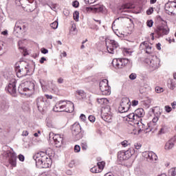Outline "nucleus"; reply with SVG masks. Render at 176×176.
<instances>
[{
    "label": "nucleus",
    "mask_w": 176,
    "mask_h": 176,
    "mask_svg": "<svg viewBox=\"0 0 176 176\" xmlns=\"http://www.w3.org/2000/svg\"><path fill=\"white\" fill-rule=\"evenodd\" d=\"M34 160L38 168H49L50 167V157L45 152H39L34 155Z\"/></svg>",
    "instance_id": "f257e3e1"
},
{
    "label": "nucleus",
    "mask_w": 176,
    "mask_h": 176,
    "mask_svg": "<svg viewBox=\"0 0 176 176\" xmlns=\"http://www.w3.org/2000/svg\"><path fill=\"white\" fill-rule=\"evenodd\" d=\"M15 72L18 78H23V76H27L28 72H30V67L27 63L24 61H19L15 64L14 67Z\"/></svg>",
    "instance_id": "f03ea898"
},
{
    "label": "nucleus",
    "mask_w": 176,
    "mask_h": 176,
    "mask_svg": "<svg viewBox=\"0 0 176 176\" xmlns=\"http://www.w3.org/2000/svg\"><path fill=\"white\" fill-rule=\"evenodd\" d=\"M135 153V150L133 148H129L127 151H120L118 153V160L120 162H123L124 160H129L133 155Z\"/></svg>",
    "instance_id": "7ed1b4c3"
},
{
    "label": "nucleus",
    "mask_w": 176,
    "mask_h": 176,
    "mask_svg": "<svg viewBox=\"0 0 176 176\" xmlns=\"http://www.w3.org/2000/svg\"><path fill=\"white\" fill-rule=\"evenodd\" d=\"M145 63L149 65L151 71H155L160 67V59L157 56L146 59Z\"/></svg>",
    "instance_id": "20e7f679"
},
{
    "label": "nucleus",
    "mask_w": 176,
    "mask_h": 176,
    "mask_svg": "<svg viewBox=\"0 0 176 176\" xmlns=\"http://www.w3.org/2000/svg\"><path fill=\"white\" fill-rule=\"evenodd\" d=\"M5 149H8L7 151H4V156L8 157L9 163L11 164L13 167H16V159H17V156L16 155V153L13 151V149L9 148L8 146L4 147Z\"/></svg>",
    "instance_id": "39448f33"
},
{
    "label": "nucleus",
    "mask_w": 176,
    "mask_h": 176,
    "mask_svg": "<svg viewBox=\"0 0 176 176\" xmlns=\"http://www.w3.org/2000/svg\"><path fill=\"white\" fill-rule=\"evenodd\" d=\"M81 131L82 127L80 126V124H79L78 122H76L72 125V133L76 141L82 140V138H83V135L80 133Z\"/></svg>",
    "instance_id": "423d86ee"
},
{
    "label": "nucleus",
    "mask_w": 176,
    "mask_h": 176,
    "mask_svg": "<svg viewBox=\"0 0 176 176\" xmlns=\"http://www.w3.org/2000/svg\"><path fill=\"white\" fill-rule=\"evenodd\" d=\"M129 63H130V60L128 58H114L111 64L116 69H120L124 68Z\"/></svg>",
    "instance_id": "0eeeda50"
},
{
    "label": "nucleus",
    "mask_w": 176,
    "mask_h": 176,
    "mask_svg": "<svg viewBox=\"0 0 176 176\" xmlns=\"http://www.w3.org/2000/svg\"><path fill=\"white\" fill-rule=\"evenodd\" d=\"M131 107V102L129 98H123L121 100L120 107H118V111L120 113H124L130 109Z\"/></svg>",
    "instance_id": "6e6552de"
},
{
    "label": "nucleus",
    "mask_w": 176,
    "mask_h": 176,
    "mask_svg": "<svg viewBox=\"0 0 176 176\" xmlns=\"http://www.w3.org/2000/svg\"><path fill=\"white\" fill-rule=\"evenodd\" d=\"M170 29L166 25H161L157 26L155 30L156 38H162V36H164V35H168Z\"/></svg>",
    "instance_id": "1a4fd4ad"
},
{
    "label": "nucleus",
    "mask_w": 176,
    "mask_h": 176,
    "mask_svg": "<svg viewBox=\"0 0 176 176\" xmlns=\"http://www.w3.org/2000/svg\"><path fill=\"white\" fill-rule=\"evenodd\" d=\"M99 87L103 96H109L111 94V87L108 85V80L104 79L100 81Z\"/></svg>",
    "instance_id": "9d476101"
},
{
    "label": "nucleus",
    "mask_w": 176,
    "mask_h": 176,
    "mask_svg": "<svg viewBox=\"0 0 176 176\" xmlns=\"http://www.w3.org/2000/svg\"><path fill=\"white\" fill-rule=\"evenodd\" d=\"M106 46L107 52L110 54H114L116 49L119 47V43L115 40L106 39Z\"/></svg>",
    "instance_id": "9b49d317"
},
{
    "label": "nucleus",
    "mask_w": 176,
    "mask_h": 176,
    "mask_svg": "<svg viewBox=\"0 0 176 176\" xmlns=\"http://www.w3.org/2000/svg\"><path fill=\"white\" fill-rule=\"evenodd\" d=\"M47 103V102L45 100L43 96H38L34 101V104H36V107L40 112H42V111L46 108Z\"/></svg>",
    "instance_id": "f8f14e48"
},
{
    "label": "nucleus",
    "mask_w": 176,
    "mask_h": 176,
    "mask_svg": "<svg viewBox=\"0 0 176 176\" xmlns=\"http://www.w3.org/2000/svg\"><path fill=\"white\" fill-rule=\"evenodd\" d=\"M16 83H17L16 79L12 78L10 80L8 85L6 87V90H8V93L12 96H14L17 91V89H16Z\"/></svg>",
    "instance_id": "ddd939ff"
},
{
    "label": "nucleus",
    "mask_w": 176,
    "mask_h": 176,
    "mask_svg": "<svg viewBox=\"0 0 176 176\" xmlns=\"http://www.w3.org/2000/svg\"><path fill=\"white\" fill-rule=\"evenodd\" d=\"M101 116L104 120L108 121L112 119V113L111 112V107L106 106L101 111Z\"/></svg>",
    "instance_id": "4468645a"
},
{
    "label": "nucleus",
    "mask_w": 176,
    "mask_h": 176,
    "mask_svg": "<svg viewBox=\"0 0 176 176\" xmlns=\"http://www.w3.org/2000/svg\"><path fill=\"white\" fill-rule=\"evenodd\" d=\"M67 109V101L65 100H60L58 103L56 104L55 107H54V112H66Z\"/></svg>",
    "instance_id": "2eb2a0df"
},
{
    "label": "nucleus",
    "mask_w": 176,
    "mask_h": 176,
    "mask_svg": "<svg viewBox=\"0 0 176 176\" xmlns=\"http://www.w3.org/2000/svg\"><path fill=\"white\" fill-rule=\"evenodd\" d=\"M23 87V91H30L32 92L35 89V84L32 81H25L21 85Z\"/></svg>",
    "instance_id": "dca6fc26"
},
{
    "label": "nucleus",
    "mask_w": 176,
    "mask_h": 176,
    "mask_svg": "<svg viewBox=\"0 0 176 176\" xmlns=\"http://www.w3.org/2000/svg\"><path fill=\"white\" fill-rule=\"evenodd\" d=\"M102 10H104V6L100 4L93 6L92 7H87L85 8V12H87V13H90V12L100 13V12H102Z\"/></svg>",
    "instance_id": "f3484780"
},
{
    "label": "nucleus",
    "mask_w": 176,
    "mask_h": 176,
    "mask_svg": "<svg viewBox=\"0 0 176 176\" xmlns=\"http://www.w3.org/2000/svg\"><path fill=\"white\" fill-rule=\"evenodd\" d=\"M105 167V162L102 161L97 163V166H94L90 169L91 173H94V174H98V173H101L104 170Z\"/></svg>",
    "instance_id": "a211bd4d"
},
{
    "label": "nucleus",
    "mask_w": 176,
    "mask_h": 176,
    "mask_svg": "<svg viewBox=\"0 0 176 176\" xmlns=\"http://www.w3.org/2000/svg\"><path fill=\"white\" fill-rule=\"evenodd\" d=\"M23 31H25V25H24L21 21H16L14 29V33L21 34Z\"/></svg>",
    "instance_id": "6ab92c4d"
},
{
    "label": "nucleus",
    "mask_w": 176,
    "mask_h": 176,
    "mask_svg": "<svg viewBox=\"0 0 176 176\" xmlns=\"http://www.w3.org/2000/svg\"><path fill=\"white\" fill-rule=\"evenodd\" d=\"M140 50H144L147 54L152 53V45L146 41L142 42L140 45Z\"/></svg>",
    "instance_id": "aec40b11"
},
{
    "label": "nucleus",
    "mask_w": 176,
    "mask_h": 176,
    "mask_svg": "<svg viewBox=\"0 0 176 176\" xmlns=\"http://www.w3.org/2000/svg\"><path fill=\"white\" fill-rule=\"evenodd\" d=\"M144 157L147 159L148 162H156L157 160V155L152 151H146L144 153Z\"/></svg>",
    "instance_id": "412c9836"
},
{
    "label": "nucleus",
    "mask_w": 176,
    "mask_h": 176,
    "mask_svg": "<svg viewBox=\"0 0 176 176\" xmlns=\"http://www.w3.org/2000/svg\"><path fill=\"white\" fill-rule=\"evenodd\" d=\"M53 140L56 148H60L61 145H63V136L60 134H55L53 136Z\"/></svg>",
    "instance_id": "4be33fe9"
},
{
    "label": "nucleus",
    "mask_w": 176,
    "mask_h": 176,
    "mask_svg": "<svg viewBox=\"0 0 176 176\" xmlns=\"http://www.w3.org/2000/svg\"><path fill=\"white\" fill-rule=\"evenodd\" d=\"M74 109L75 106L74 105V103L71 101L66 100V112L72 113V112H74Z\"/></svg>",
    "instance_id": "5701e85b"
},
{
    "label": "nucleus",
    "mask_w": 176,
    "mask_h": 176,
    "mask_svg": "<svg viewBox=\"0 0 176 176\" xmlns=\"http://www.w3.org/2000/svg\"><path fill=\"white\" fill-rule=\"evenodd\" d=\"M135 115L136 116V119H141V118H144V116H145V111L143 109H138L135 111Z\"/></svg>",
    "instance_id": "b1692460"
},
{
    "label": "nucleus",
    "mask_w": 176,
    "mask_h": 176,
    "mask_svg": "<svg viewBox=\"0 0 176 176\" xmlns=\"http://www.w3.org/2000/svg\"><path fill=\"white\" fill-rule=\"evenodd\" d=\"M3 77L7 80H9V82H10L11 80L14 79V75H13V73L11 71H5L3 72Z\"/></svg>",
    "instance_id": "393cba45"
},
{
    "label": "nucleus",
    "mask_w": 176,
    "mask_h": 176,
    "mask_svg": "<svg viewBox=\"0 0 176 176\" xmlns=\"http://www.w3.org/2000/svg\"><path fill=\"white\" fill-rule=\"evenodd\" d=\"M165 10L166 12L170 13V14H173V16H176L175 9H174L172 6H170L168 2L165 4Z\"/></svg>",
    "instance_id": "a878e982"
},
{
    "label": "nucleus",
    "mask_w": 176,
    "mask_h": 176,
    "mask_svg": "<svg viewBox=\"0 0 176 176\" xmlns=\"http://www.w3.org/2000/svg\"><path fill=\"white\" fill-rule=\"evenodd\" d=\"M173 148H174V140L170 139L165 144L164 149L166 151H171Z\"/></svg>",
    "instance_id": "bb28decb"
},
{
    "label": "nucleus",
    "mask_w": 176,
    "mask_h": 176,
    "mask_svg": "<svg viewBox=\"0 0 176 176\" xmlns=\"http://www.w3.org/2000/svg\"><path fill=\"white\" fill-rule=\"evenodd\" d=\"M152 112L155 116H157L158 118H160V115H162V110L160 109V107H153L152 109Z\"/></svg>",
    "instance_id": "cd10ccee"
},
{
    "label": "nucleus",
    "mask_w": 176,
    "mask_h": 176,
    "mask_svg": "<svg viewBox=\"0 0 176 176\" xmlns=\"http://www.w3.org/2000/svg\"><path fill=\"white\" fill-rule=\"evenodd\" d=\"M96 101L98 104H100V105H107V104L109 102L108 99L105 98H98Z\"/></svg>",
    "instance_id": "c85d7f7f"
},
{
    "label": "nucleus",
    "mask_w": 176,
    "mask_h": 176,
    "mask_svg": "<svg viewBox=\"0 0 176 176\" xmlns=\"http://www.w3.org/2000/svg\"><path fill=\"white\" fill-rule=\"evenodd\" d=\"M146 130H148V126L145 125L142 122H140V124L139 125L138 133H142V131L145 133Z\"/></svg>",
    "instance_id": "c756f323"
},
{
    "label": "nucleus",
    "mask_w": 176,
    "mask_h": 176,
    "mask_svg": "<svg viewBox=\"0 0 176 176\" xmlns=\"http://www.w3.org/2000/svg\"><path fill=\"white\" fill-rule=\"evenodd\" d=\"M126 118L129 119V122H134V120H138L135 116V113H131L126 116Z\"/></svg>",
    "instance_id": "7c9ffc66"
},
{
    "label": "nucleus",
    "mask_w": 176,
    "mask_h": 176,
    "mask_svg": "<svg viewBox=\"0 0 176 176\" xmlns=\"http://www.w3.org/2000/svg\"><path fill=\"white\" fill-rule=\"evenodd\" d=\"M76 94H78V96H80L81 98H86V93L85 91L82 89H78L76 91Z\"/></svg>",
    "instance_id": "2f4dec72"
},
{
    "label": "nucleus",
    "mask_w": 176,
    "mask_h": 176,
    "mask_svg": "<svg viewBox=\"0 0 176 176\" xmlns=\"http://www.w3.org/2000/svg\"><path fill=\"white\" fill-rule=\"evenodd\" d=\"M81 148L82 149V151H87V141L82 140V142H81Z\"/></svg>",
    "instance_id": "473e14b6"
},
{
    "label": "nucleus",
    "mask_w": 176,
    "mask_h": 176,
    "mask_svg": "<svg viewBox=\"0 0 176 176\" xmlns=\"http://www.w3.org/2000/svg\"><path fill=\"white\" fill-rule=\"evenodd\" d=\"M176 175V168H171L168 170V176H175Z\"/></svg>",
    "instance_id": "72a5a7b5"
},
{
    "label": "nucleus",
    "mask_w": 176,
    "mask_h": 176,
    "mask_svg": "<svg viewBox=\"0 0 176 176\" xmlns=\"http://www.w3.org/2000/svg\"><path fill=\"white\" fill-rule=\"evenodd\" d=\"M50 27L51 28H53V30H57V28H58V22L55 21L50 24Z\"/></svg>",
    "instance_id": "f704fd0d"
},
{
    "label": "nucleus",
    "mask_w": 176,
    "mask_h": 176,
    "mask_svg": "<svg viewBox=\"0 0 176 176\" xmlns=\"http://www.w3.org/2000/svg\"><path fill=\"white\" fill-rule=\"evenodd\" d=\"M73 17L75 21H79V12L75 11L73 14Z\"/></svg>",
    "instance_id": "c9c22d12"
},
{
    "label": "nucleus",
    "mask_w": 176,
    "mask_h": 176,
    "mask_svg": "<svg viewBox=\"0 0 176 176\" xmlns=\"http://www.w3.org/2000/svg\"><path fill=\"white\" fill-rule=\"evenodd\" d=\"M175 87H176V80L172 79V80H170V89H171V90H174Z\"/></svg>",
    "instance_id": "e433bc0d"
},
{
    "label": "nucleus",
    "mask_w": 176,
    "mask_h": 176,
    "mask_svg": "<svg viewBox=\"0 0 176 176\" xmlns=\"http://www.w3.org/2000/svg\"><path fill=\"white\" fill-rule=\"evenodd\" d=\"M133 8V6L130 3L124 4L122 6L121 9H131Z\"/></svg>",
    "instance_id": "4c0bfd02"
},
{
    "label": "nucleus",
    "mask_w": 176,
    "mask_h": 176,
    "mask_svg": "<svg viewBox=\"0 0 176 176\" xmlns=\"http://www.w3.org/2000/svg\"><path fill=\"white\" fill-rule=\"evenodd\" d=\"M1 108L3 111H8V109H9V105H8V104H6V102H3L1 104Z\"/></svg>",
    "instance_id": "58836bf2"
},
{
    "label": "nucleus",
    "mask_w": 176,
    "mask_h": 176,
    "mask_svg": "<svg viewBox=\"0 0 176 176\" xmlns=\"http://www.w3.org/2000/svg\"><path fill=\"white\" fill-rule=\"evenodd\" d=\"M47 6H49L52 10H54V12L57 10V4H52L51 6L47 4Z\"/></svg>",
    "instance_id": "ea45409f"
},
{
    "label": "nucleus",
    "mask_w": 176,
    "mask_h": 176,
    "mask_svg": "<svg viewBox=\"0 0 176 176\" xmlns=\"http://www.w3.org/2000/svg\"><path fill=\"white\" fill-rule=\"evenodd\" d=\"M129 79H131V80H134L135 79H137V74L135 73H132L129 75Z\"/></svg>",
    "instance_id": "a19ab883"
},
{
    "label": "nucleus",
    "mask_w": 176,
    "mask_h": 176,
    "mask_svg": "<svg viewBox=\"0 0 176 176\" xmlns=\"http://www.w3.org/2000/svg\"><path fill=\"white\" fill-rule=\"evenodd\" d=\"M121 145L124 146V148H126V146H130V143L127 140H124L121 142Z\"/></svg>",
    "instance_id": "79ce46f5"
},
{
    "label": "nucleus",
    "mask_w": 176,
    "mask_h": 176,
    "mask_svg": "<svg viewBox=\"0 0 176 176\" xmlns=\"http://www.w3.org/2000/svg\"><path fill=\"white\" fill-rule=\"evenodd\" d=\"M168 3L170 4V6H172V8L175 9L176 12V1H168Z\"/></svg>",
    "instance_id": "37998d69"
},
{
    "label": "nucleus",
    "mask_w": 176,
    "mask_h": 176,
    "mask_svg": "<svg viewBox=\"0 0 176 176\" xmlns=\"http://www.w3.org/2000/svg\"><path fill=\"white\" fill-rule=\"evenodd\" d=\"M47 126L50 129H53L54 127V124H53V122L52 121H47Z\"/></svg>",
    "instance_id": "c03bdc74"
},
{
    "label": "nucleus",
    "mask_w": 176,
    "mask_h": 176,
    "mask_svg": "<svg viewBox=\"0 0 176 176\" xmlns=\"http://www.w3.org/2000/svg\"><path fill=\"white\" fill-rule=\"evenodd\" d=\"M88 119L91 123H94V122H96V117H94V116H89Z\"/></svg>",
    "instance_id": "a18cd8bd"
},
{
    "label": "nucleus",
    "mask_w": 176,
    "mask_h": 176,
    "mask_svg": "<svg viewBox=\"0 0 176 176\" xmlns=\"http://www.w3.org/2000/svg\"><path fill=\"white\" fill-rule=\"evenodd\" d=\"M155 91L156 93H163L164 90H163V88L162 87H155Z\"/></svg>",
    "instance_id": "49530a36"
},
{
    "label": "nucleus",
    "mask_w": 176,
    "mask_h": 176,
    "mask_svg": "<svg viewBox=\"0 0 176 176\" xmlns=\"http://www.w3.org/2000/svg\"><path fill=\"white\" fill-rule=\"evenodd\" d=\"M74 152H76V153H78V152H80V146L76 145L74 146Z\"/></svg>",
    "instance_id": "de8ad7c7"
},
{
    "label": "nucleus",
    "mask_w": 176,
    "mask_h": 176,
    "mask_svg": "<svg viewBox=\"0 0 176 176\" xmlns=\"http://www.w3.org/2000/svg\"><path fill=\"white\" fill-rule=\"evenodd\" d=\"M74 8H79V2L78 1H74L72 3Z\"/></svg>",
    "instance_id": "09e8293b"
},
{
    "label": "nucleus",
    "mask_w": 176,
    "mask_h": 176,
    "mask_svg": "<svg viewBox=\"0 0 176 176\" xmlns=\"http://www.w3.org/2000/svg\"><path fill=\"white\" fill-rule=\"evenodd\" d=\"M146 24H147V27H149L151 28V27L153 25V21L152 20L148 21L146 22Z\"/></svg>",
    "instance_id": "8fccbe9b"
},
{
    "label": "nucleus",
    "mask_w": 176,
    "mask_h": 176,
    "mask_svg": "<svg viewBox=\"0 0 176 176\" xmlns=\"http://www.w3.org/2000/svg\"><path fill=\"white\" fill-rule=\"evenodd\" d=\"M135 148L138 150L140 149L141 147L142 146V145L141 144V143H135L134 145Z\"/></svg>",
    "instance_id": "3c124183"
},
{
    "label": "nucleus",
    "mask_w": 176,
    "mask_h": 176,
    "mask_svg": "<svg viewBox=\"0 0 176 176\" xmlns=\"http://www.w3.org/2000/svg\"><path fill=\"white\" fill-rule=\"evenodd\" d=\"M18 159L20 160V162H24L25 157H24V155L20 154L18 156Z\"/></svg>",
    "instance_id": "603ef678"
},
{
    "label": "nucleus",
    "mask_w": 176,
    "mask_h": 176,
    "mask_svg": "<svg viewBox=\"0 0 176 176\" xmlns=\"http://www.w3.org/2000/svg\"><path fill=\"white\" fill-rule=\"evenodd\" d=\"M146 13L148 15L152 14V13H153V8L151 7L149 9H148Z\"/></svg>",
    "instance_id": "864d4df0"
},
{
    "label": "nucleus",
    "mask_w": 176,
    "mask_h": 176,
    "mask_svg": "<svg viewBox=\"0 0 176 176\" xmlns=\"http://www.w3.org/2000/svg\"><path fill=\"white\" fill-rule=\"evenodd\" d=\"M166 112L170 113V111H173V109L170 106H165Z\"/></svg>",
    "instance_id": "5fc2aeb1"
},
{
    "label": "nucleus",
    "mask_w": 176,
    "mask_h": 176,
    "mask_svg": "<svg viewBox=\"0 0 176 176\" xmlns=\"http://www.w3.org/2000/svg\"><path fill=\"white\" fill-rule=\"evenodd\" d=\"M131 133L133 134L134 135L140 134V133H138V129L135 128L133 129V131H131Z\"/></svg>",
    "instance_id": "6e6d98bb"
},
{
    "label": "nucleus",
    "mask_w": 176,
    "mask_h": 176,
    "mask_svg": "<svg viewBox=\"0 0 176 176\" xmlns=\"http://www.w3.org/2000/svg\"><path fill=\"white\" fill-rule=\"evenodd\" d=\"M41 53H43V54H47L49 50L46 48H41Z\"/></svg>",
    "instance_id": "4d7b16f0"
},
{
    "label": "nucleus",
    "mask_w": 176,
    "mask_h": 176,
    "mask_svg": "<svg viewBox=\"0 0 176 176\" xmlns=\"http://www.w3.org/2000/svg\"><path fill=\"white\" fill-rule=\"evenodd\" d=\"M69 167H70V168H73V167H75V161H71L69 164Z\"/></svg>",
    "instance_id": "13d9d810"
},
{
    "label": "nucleus",
    "mask_w": 176,
    "mask_h": 176,
    "mask_svg": "<svg viewBox=\"0 0 176 176\" xmlns=\"http://www.w3.org/2000/svg\"><path fill=\"white\" fill-rule=\"evenodd\" d=\"M80 119L81 120H82V122H85L86 121V116H85V114H81L80 116Z\"/></svg>",
    "instance_id": "bf43d9fd"
},
{
    "label": "nucleus",
    "mask_w": 176,
    "mask_h": 176,
    "mask_svg": "<svg viewBox=\"0 0 176 176\" xmlns=\"http://www.w3.org/2000/svg\"><path fill=\"white\" fill-rule=\"evenodd\" d=\"M47 100H53V96L49 94H45Z\"/></svg>",
    "instance_id": "052dcab7"
},
{
    "label": "nucleus",
    "mask_w": 176,
    "mask_h": 176,
    "mask_svg": "<svg viewBox=\"0 0 176 176\" xmlns=\"http://www.w3.org/2000/svg\"><path fill=\"white\" fill-rule=\"evenodd\" d=\"M131 104L133 107H137L138 105V100H133Z\"/></svg>",
    "instance_id": "680f3d73"
},
{
    "label": "nucleus",
    "mask_w": 176,
    "mask_h": 176,
    "mask_svg": "<svg viewBox=\"0 0 176 176\" xmlns=\"http://www.w3.org/2000/svg\"><path fill=\"white\" fill-rule=\"evenodd\" d=\"M52 93H54L55 94H58V88L54 87V89H52Z\"/></svg>",
    "instance_id": "e2e57ef3"
},
{
    "label": "nucleus",
    "mask_w": 176,
    "mask_h": 176,
    "mask_svg": "<svg viewBox=\"0 0 176 176\" xmlns=\"http://www.w3.org/2000/svg\"><path fill=\"white\" fill-rule=\"evenodd\" d=\"M45 61H46V58L41 57V58L40 59V63L43 64V63H45Z\"/></svg>",
    "instance_id": "0e129e2a"
},
{
    "label": "nucleus",
    "mask_w": 176,
    "mask_h": 176,
    "mask_svg": "<svg viewBox=\"0 0 176 176\" xmlns=\"http://www.w3.org/2000/svg\"><path fill=\"white\" fill-rule=\"evenodd\" d=\"M157 120H159V117L157 116H155L153 119V123H156L157 122Z\"/></svg>",
    "instance_id": "69168bd1"
},
{
    "label": "nucleus",
    "mask_w": 176,
    "mask_h": 176,
    "mask_svg": "<svg viewBox=\"0 0 176 176\" xmlns=\"http://www.w3.org/2000/svg\"><path fill=\"white\" fill-rule=\"evenodd\" d=\"M22 135L23 137H27V135H28V131H23L22 133Z\"/></svg>",
    "instance_id": "338daca9"
},
{
    "label": "nucleus",
    "mask_w": 176,
    "mask_h": 176,
    "mask_svg": "<svg viewBox=\"0 0 176 176\" xmlns=\"http://www.w3.org/2000/svg\"><path fill=\"white\" fill-rule=\"evenodd\" d=\"M173 109H175V106H176V102L174 101L173 102L171 103Z\"/></svg>",
    "instance_id": "774afa93"
}]
</instances>
